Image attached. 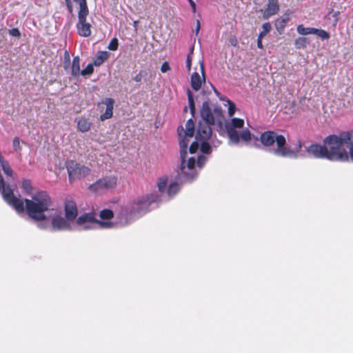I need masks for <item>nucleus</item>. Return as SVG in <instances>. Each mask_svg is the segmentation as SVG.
<instances>
[{"label": "nucleus", "instance_id": "obj_1", "mask_svg": "<svg viewBox=\"0 0 353 353\" xmlns=\"http://www.w3.org/2000/svg\"><path fill=\"white\" fill-rule=\"evenodd\" d=\"M26 210L30 218L37 222L41 230L50 229L52 231L80 230L77 221L73 223L66 217L50 210L51 200L46 192H38L31 199H25Z\"/></svg>", "mask_w": 353, "mask_h": 353}, {"label": "nucleus", "instance_id": "obj_2", "mask_svg": "<svg viewBox=\"0 0 353 353\" xmlns=\"http://www.w3.org/2000/svg\"><path fill=\"white\" fill-rule=\"evenodd\" d=\"M202 120L199 122L195 141L190 146L189 152L191 154L196 153L199 149L203 154H210L212 149L208 141L212 137L210 125L217 124L221 126L224 121V117L220 107H215L211 111L208 101L203 103L201 110Z\"/></svg>", "mask_w": 353, "mask_h": 353}, {"label": "nucleus", "instance_id": "obj_3", "mask_svg": "<svg viewBox=\"0 0 353 353\" xmlns=\"http://www.w3.org/2000/svg\"><path fill=\"white\" fill-rule=\"evenodd\" d=\"M184 134L183 136L180 132V129H178L179 136L180 137L179 145L181 150V171L179 173V177L180 180L183 181H192L196 176L197 172L195 170V165L199 168H201L205 163L207 159L203 155H199L196 159L194 157L187 158V148L190 141V139L192 138L194 134V124L192 119L188 120L185 124V130L184 131L183 128L181 130Z\"/></svg>", "mask_w": 353, "mask_h": 353}, {"label": "nucleus", "instance_id": "obj_4", "mask_svg": "<svg viewBox=\"0 0 353 353\" xmlns=\"http://www.w3.org/2000/svg\"><path fill=\"white\" fill-rule=\"evenodd\" d=\"M323 143L326 147L328 160L347 161L349 159L347 147L353 145V131L344 132L339 136H328L324 139Z\"/></svg>", "mask_w": 353, "mask_h": 353}, {"label": "nucleus", "instance_id": "obj_5", "mask_svg": "<svg viewBox=\"0 0 353 353\" xmlns=\"http://www.w3.org/2000/svg\"><path fill=\"white\" fill-rule=\"evenodd\" d=\"M260 141L263 145L269 147L270 153L276 157L296 159L301 156L299 150L302 145L300 141L295 149H292L286 145L285 138L274 132H263L260 137Z\"/></svg>", "mask_w": 353, "mask_h": 353}, {"label": "nucleus", "instance_id": "obj_6", "mask_svg": "<svg viewBox=\"0 0 353 353\" xmlns=\"http://www.w3.org/2000/svg\"><path fill=\"white\" fill-rule=\"evenodd\" d=\"M160 202L158 195L147 194L134 200L129 208H122L118 215L121 225H127L130 220L138 218L150 210L154 203Z\"/></svg>", "mask_w": 353, "mask_h": 353}, {"label": "nucleus", "instance_id": "obj_7", "mask_svg": "<svg viewBox=\"0 0 353 353\" xmlns=\"http://www.w3.org/2000/svg\"><path fill=\"white\" fill-rule=\"evenodd\" d=\"M114 213L109 209H104L100 212L101 220H97L92 213H86L77 219V226L79 230H88L97 228H110L113 223L110 220Z\"/></svg>", "mask_w": 353, "mask_h": 353}, {"label": "nucleus", "instance_id": "obj_8", "mask_svg": "<svg viewBox=\"0 0 353 353\" xmlns=\"http://www.w3.org/2000/svg\"><path fill=\"white\" fill-rule=\"evenodd\" d=\"M244 123L243 119L235 117L225 122L229 145H238L242 143L247 145L252 139V134L250 130L243 128Z\"/></svg>", "mask_w": 353, "mask_h": 353}, {"label": "nucleus", "instance_id": "obj_9", "mask_svg": "<svg viewBox=\"0 0 353 353\" xmlns=\"http://www.w3.org/2000/svg\"><path fill=\"white\" fill-rule=\"evenodd\" d=\"M79 6L78 12V23L77 24L78 34L84 37H88L91 34V26L86 21L88 14V8L86 0H74Z\"/></svg>", "mask_w": 353, "mask_h": 353}, {"label": "nucleus", "instance_id": "obj_10", "mask_svg": "<svg viewBox=\"0 0 353 353\" xmlns=\"http://www.w3.org/2000/svg\"><path fill=\"white\" fill-rule=\"evenodd\" d=\"M117 176L115 174H108L97 181L89 186L91 192L101 194L114 189L117 183Z\"/></svg>", "mask_w": 353, "mask_h": 353}, {"label": "nucleus", "instance_id": "obj_11", "mask_svg": "<svg viewBox=\"0 0 353 353\" xmlns=\"http://www.w3.org/2000/svg\"><path fill=\"white\" fill-rule=\"evenodd\" d=\"M168 179L166 177L161 178L157 183V187L161 196H158L160 202H164L172 199L179 190V184L174 182L170 184L167 192H164L166 188Z\"/></svg>", "mask_w": 353, "mask_h": 353}, {"label": "nucleus", "instance_id": "obj_12", "mask_svg": "<svg viewBox=\"0 0 353 353\" xmlns=\"http://www.w3.org/2000/svg\"><path fill=\"white\" fill-rule=\"evenodd\" d=\"M67 170L70 181L85 177L90 173V169L88 167L74 161L68 163Z\"/></svg>", "mask_w": 353, "mask_h": 353}, {"label": "nucleus", "instance_id": "obj_13", "mask_svg": "<svg viewBox=\"0 0 353 353\" xmlns=\"http://www.w3.org/2000/svg\"><path fill=\"white\" fill-rule=\"evenodd\" d=\"M325 145L312 144L307 148V152L310 155L318 159H327Z\"/></svg>", "mask_w": 353, "mask_h": 353}, {"label": "nucleus", "instance_id": "obj_14", "mask_svg": "<svg viewBox=\"0 0 353 353\" xmlns=\"http://www.w3.org/2000/svg\"><path fill=\"white\" fill-rule=\"evenodd\" d=\"M65 217L72 222L75 223L74 219H76L78 211L77 208V205L72 200H68L65 204Z\"/></svg>", "mask_w": 353, "mask_h": 353}, {"label": "nucleus", "instance_id": "obj_15", "mask_svg": "<svg viewBox=\"0 0 353 353\" xmlns=\"http://www.w3.org/2000/svg\"><path fill=\"white\" fill-rule=\"evenodd\" d=\"M102 103L105 105V112L101 114L100 116L101 121H103L110 119L112 117L114 99L112 98H105L102 101Z\"/></svg>", "mask_w": 353, "mask_h": 353}, {"label": "nucleus", "instance_id": "obj_16", "mask_svg": "<svg viewBox=\"0 0 353 353\" xmlns=\"http://www.w3.org/2000/svg\"><path fill=\"white\" fill-rule=\"evenodd\" d=\"M279 10L278 0H268V3L263 12V19H267L270 17L276 14Z\"/></svg>", "mask_w": 353, "mask_h": 353}, {"label": "nucleus", "instance_id": "obj_17", "mask_svg": "<svg viewBox=\"0 0 353 353\" xmlns=\"http://www.w3.org/2000/svg\"><path fill=\"white\" fill-rule=\"evenodd\" d=\"M271 24L268 22L262 25L263 30L259 33L257 39V46L259 48H263L262 39L271 30Z\"/></svg>", "mask_w": 353, "mask_h": 353}, {"label": "nucleus", "instance_id": "obj_18", "mask_svg": "<svg viewBox=\"0 0 353 353\" xmlns=\"http://www.w3.org/2000/svg\"><path fill=\"white\" fill-rule=\"evenodd\" d=\"M215 92H216V95L219 97V99L224 101L223 105L225 107H228V115H229V117H232L234 114L235 111H236L235 104L230 100L225 99L223 97H222L221 96H220L219 92H217L216 91H215Z\"/></svg>", "mask_w": 353, "mask_h": 353}, {"label": "nucleus", "instance_id": "obj_19", "mask_svg": "<svg viewBox=\"0 0 353 353\" xmlns=\"http://www.w3.org/2000/svg\"><path fill=\"white\" fill-rule=\"evenodd\" d=\"M203 82V79H201L200 75L197 72H194L191 77V85L192 88L197 91L199 90Z\"/></svg>", "mask_w": 353, "mask_h": 353}, {"label": "nucleus", "instance_id": "obj_20", "mask_svg": "<svg viewBox=\"0 0 353 353\" xmlns=\"http://www.w3.org/2000/svg\"><path fill=\"white\" fill-rule=\"evenodd\" d=\"M80 59L78 56L74 57L72 64L71 74L74 77H78L81 74Z\"/></svg>", "mask_w": 353, "mask_h": 353}, {"label": "nucleus", "instance_id": "obj_21", "mask_svg": "<svg viewBox=\"0 0 353 353\" xmlns=\"http://www.w3.org/2000/svg\"><path fill=\"white\" fill-rule=\"evenodd\" d=\"M108 57L109 53L107 51H99L94 59L93 64L96 66H99L101 65Z\"/></svg>", "mask_w": 353, "mask_h": 353}, {"label": "nucleus", "instance_id": "obj_22", "mask_svg": "<svg viewBox=\"0 0 353 353\" xmlns=\"http://www.w3.org/2000/svg\"><path fill=\"white\" fill-rule=\"evenodd\" d=\"M91 123L85 118H81L77 123V128L82 132H88L90 129Z\"/></svg>", "mask_w": 353, "mask_h": 353}, {"label": "nucleus", "instance_id": "obj_23", "mask_svg": "<svg viewBox=\"0 0 353 353\" xmlns=\"http://www.w3.org/2000/svg\"><path fill=\"white\" fill-rule=\"evenodd\" d=\"M314 28H305L303 25H299L296 30L301 35L314 34Z\"/></svg>", "mask_w": 353, "mask_h": 353}, {"label": "nucleus", "instance_id": "obj_24", "mask_svg": "<svg viewBox=\"0 0 353 353\" xmlns=\"http://www.w3.org/2000/svg\"><path fill=\"white\" fill-rule=\"evenodd\" d=\"M314 34L316 35L322 39H328L330 37V34L327 32L321 29L315 28Z\"/></svg>", "mask_w": 353, "mask_h": 353}, {"label": "nucleus", "instance_id": "obj_25", "mask_svg": "<svg viewBox=\"0 0 353 353\" xmlns=\"http://www.w3.org/2000/svg\"><path fill=\"white\" fill-rule=\"evenodd\" d=\"M307 39L299 37L295 40L294 44L297 48H303L306 46Z\"/></svg>", "mask_w": 353, "mask_h": 353}, {"label": "nucleus", "instance_id": "obj_26", "mask_svg": "<svg viewBox=\"0 0 353 353\" xmlns=\"http://www.w3.org/2000/svg\"><path fill=\"white\" fill-rule=\"evenodd\" d=\"M93 63H89L85 68L81 71V74L82 76H88L91 74L93 72Z\"/></svg>", "mask_w": 353, "mask_h": 353}, {"label": "nucleus", "instance_id": "obj_27", "mask_svg": "<svg viewBox=\"0 0 353 353\" xmlns=\"http://www.w3.org/2000/svg\"><path fill=\"white\" fill-rule=\"evenodd\" d=\"M118 39L117 38H113L109 43L108 48L110 50H116L118 48Z\"/></svg>", "mask_w": 353, "mask_h": 353}, {"label": "nucleus", "instance_id": "obj_28", "mask_svg": "<svg viewBox=\"0 0 353 353\" xmlns=\"http://www.w3.org/2000/svg\"><path fill=\"white\" fill-rule=\"evenodd\" d=\"M208 143L210 145V148L212 147L216 148L221 144V141L216 139L215 137H212L208 141Z\"/></svg>", "mask_w": 353, "mask_h": 353}, {"label": "nucleus", "instance_id": "obj_29", "mask_svg": "<svg viewBox=\"0 0 353 353\" xmlns=\"http://www.w3.org/2000/svg\"><path fill=\"white\" fill-rule=\"evenodd\" d=\"M188 102H189V105H190L191 113L193 114L194 112V103L193 97L190 91L188 92Z\"/></svg>", "mask_w": 353, "mask_h": 353}, {"label": "nucleus", "instance_id": "obj_30", "mask_svg": "<svg viewBox=\"0 0 353 353\" xmlns=\"http://www.w3.org/2000/svg\"><path fill=\"white\" fill-rule=\"evenodd\" d=\"M288 17H282L281 19H279L276 23V28L279 29V26H281V28H283L288 21Z\"/></svg>", "mask_w": 353, "mask_h": 353}, {"label": "nucleus", "instance_id": "obj_31", "mask_svg": "<svg viewBox=\"0 0 353 353\" xmlns=\"http://www.w3.org/2000/svg\"><path fill=\"white\" fill-rule=\"evenodd\" d=\"M22 187L26 192H30L31 190V183L29 180H23L22 182Z\"/></svg>", "mask_w": 353, "mask_h": 353}, {"label": "nucleus", "instance_id": "obj_32", "mask_svg": "<svg viewBox=\"0 0 353 353\" xmlns=\"http://www.w3.org/2000/svg\"><path fill=\"white\" fill-rule=\"evenodd\" d=\"M12 146H13V148L15 151H18V150H21V147H20V141H19V139L17 138V137H15L14 139H13V141H12Z\"/></svg>", "mask_w": 353, "mask_h": 353}, {"label": "nucleus", "instance_id": "obj_33", "mask_svg": "<svg viewBox=\"0 0 353 353\" xmlns=\"http://www.w3.org/2000/svg\"><path fill=\"white\" fill-rule=\"evenodd\" d=\"M193 52V48H191L190 53L188 55L186 64H187V69L188 71L191 69V64H192V59H191V54Z\"/></svg>", "mask_w": 353, "mask_h": 353}, {"label": "nucleus", "instance_id": "obj_34", "mask_svg": "<svg viewBox=\"0 0 353 353\" xmlns=\"http://www.w3.org/2000/svg\"><path fill=\"white\" fill-rule=\"evenodd\" d=\"M9 34L14 37H19L21 35V33L17 28H12L10 30Z\"/></svg>", "mask_w": 353, "mask_h": 353}, {"label": "nucleus", "instance_id": "obj_35", "mask_svg": "<svg viewBox=\"0 0 353 353\" xmlns=\"http://www.w3.org/2000/svg\"><path fill=\"white\" fill-rule=\"evenodd\" d=\"M170 70V68L168 63L164 62L161 67V71L162 72H166Z\"/></svg>", "mask_w": 353, "mask_h": 353}, {"label": "nucleus", "instance_id": "obj_36", "mask_svg": "<svg viewBox=\"0 0 353 353\" xmlns=\"http://www.w3.org/2000/svg\"><path fill=\"white\" fill-rule=\"evenodd\" d=\"M347 149L350 150V159L353 161V145H351L350 147H347Z\"/></svg>", "mask_w": 353, "mask_h": 353}, {"label": "nucleus", "instance_id": "obj_37", "mask_svg": "<svg viewBox=\"0 0 353 353\" xmlns=\"http://www.w3.org/2000/svg\"><path fill=\"white\" fill-rule=\"evenodd\" d=\"M199 30H200V22H199V20H197L196 21V28L194 30L196 34H197L199 33Z\"/></svg>", "mask_w": 353, "mask_h": 353}, {"label": "nucleus", "instance_id": "obj_38", "mask_svg": "<svg viewBox=\"0 0 353 353\" xmlns=\"http://www.w3.org/2000/svg\"><path fill=\"white\" fill-rule=\"evenodd\" d=\"M66 6H67V8H68L69 12H72V3L71 2H68Z\"/></svg>", "mask_w": 353, "mask_h": 353}, {"label": "nucleus", "instance_id": "obj_39", "mask_svg": "<svg viewBox=\"0 0 353 353\" xmlns=\"http://www.w3.org/2000/svg\"><path fill=\"white\" fill-rule=\"evenodd\" d=\"M189 1H190V3L192 9L194 10L195 8H196L195 3L192 0H189Z\"/></svg>", "mask_w": 353, "mask_h": 353}, {"label": "nucleus", "instance_id": "obj_40", "mask_svg": "<svg viewBox=\"0 0 353 353\" xmlns=\"http://www.w3.org/2000/svg\"><path fill=\"white\" fill-rule=\"evenodd\" d=\"M134 80L136 81H140L141 80V74H137L135 78H134Z\"/></svg>", "mask_w": 353, "mask_h": 353}, {"label": "nucleus", "instance_id": "obj_41", "mask_svg": "<svg viewBox=\"0 0 353 353\" xmlns=\"http://www.w3.org/2000/svg\"><path fill=\"white\" fill-rule=\"evenodd\" d=\"M338 14H339V12H334V14H333V17H336H336H337Z\"/></svg>", "mask_w": 353, "mask_h": 353}, {"label": "nucleus", "instance_id": "obj_42", "mask_svg": "<svg viewBox=\"0 0 353 353\" xmlns=\"http://www.w3.org/2000/svg\"><path fill=\"white\" fill-rule=\"evenodd\" d=\"M201 72H202V73L203 74V73H204V71H203V64H202V63H201Z\"/></svg>", "mask_w": 353, "mask_h": 353}, {"label": "nucleus", "instance_id": "obj_43", "mask_svg": "<svg viewBox=\"0 0 353 353\" xmlns=\"http://www.w3.org/2000/svg\"><path fill=\"white\" fill-rule=\"evenodd\" d=\"M65 1L66 4L68 3V2H71L70 0H65Z\"/></svg>", "mask_w": 353, "mask_h": 353}]
</instances>
